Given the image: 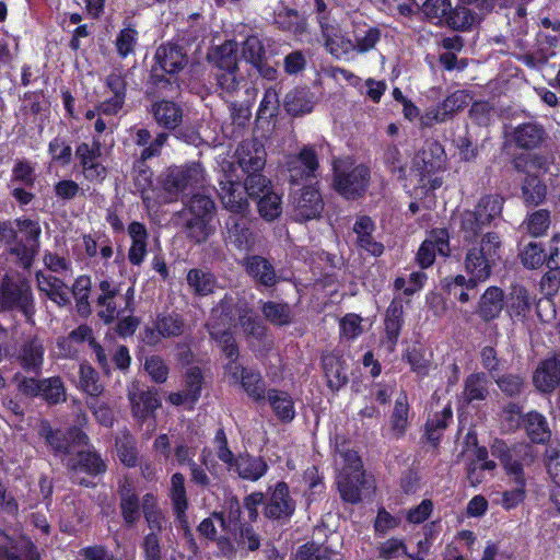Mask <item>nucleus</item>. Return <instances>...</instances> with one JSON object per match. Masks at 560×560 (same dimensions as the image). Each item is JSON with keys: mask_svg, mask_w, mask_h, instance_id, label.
<instances>
[{"mask_svg": "<svg viewBox=\"0 0 560 560\" xmlns=\"http://www.w3.org/2000/svg\"><path fill=\"white\" fill-rule=\"evenodd\" d=\"M402 360L410 365V370L419 377L429 375L431 358H427V350L420 345L408 347L402 353Z\"/></svg>", "mask_w": 560, "mask_h": 560, "instance_id": "nucleus-51", "label": "nucleus"}, {"mask_svg": "<svg viewBox=\"0 0 560 560\" xmlns=\"http://www.w3.org/2000/svg\"><path fill=\"white\" fill-rule=\"evenodd\" d=\"M296 209L299 215L305 221L318 218L324 209L320 191L313 186H305L298 200Z\"/></svg>", "mask_w": 560, "mask_h": 560, "instance_id": "nucleus-38", "label": "nucleus"}, {"mask_svg": "<svg viewBox=\"0 0 560 560\" xmlns=\"http://www.w3.org/2000/svg\"><path fill=\"white\" fill-rule=\"evenodd\" d=\"M504 198L501 195L488 194L479 198L474 209H465L458 215V232L464 243L470 244L464 256V271L480 284L491 278L501 260L502 241L499 233L482 232L501 219Z\"/></svg>", "mask_w": 560, "mask_h": 560, "instance_id": "nucleus-1", "label": "nucleus"}, {"mask_svg": "<svg viewBox=\"0 0 560 560\" xmlns=\"http://www.w3.org/2000/svg\"><path fill=\"white\" fill-rule=\"evenodd\" d=\"M376 230L375 222L366 214L359 215L353 224L357 234V245L375 257L384 253V245L375 241L373 233Z\"/></svg>", "mask_w": 560, "mask_h": 560, "instance_id": "nucleus-26", "label": "nucleus"}, {"mask_svg": "<svg viewBox=\"0 0 560 560\" xmlns=\"http://www.w3.org/2000/svg\"><path fill=\"white\" fill-rule=\"evenodd\" d=\"M48 405H57L66 399V388L60 376H52L40 380L39 396Z\"/></svg>", "mask_w": 560, "mask_h": 560, "instance_id": "nucleus-57", "label": "nucleus"}, {"mask_svg": "<svg viewBox=\"0 0 560 560\" xmlns=\"http://www.w3.org/2000/svg\"><path fill=\"white\" fill-rule=\"evenodd\" d=\"M372 179L371 167L349 159L334 163L331 188L347 201L365 197Z\"/></svg>", "mask_w": 560, "mask_h": 560, "instance_id": "nucleus-7", "label": "nucleus"}, {"mask_svg": "<svg viewBox=\"0 0 560 560\" xmlns=\"http://www.w3.org/2000/svg\"><path fill=\"white\" fill-rule=\"evenodd\" d=\"M224 371L229 374L231 383L240 384L254 402L258 405L266 402L267 383L259 371L232 363H226Z\"/></svg>", "mask_w": 560, "mask_h": 560, "instance_id": "nucleus-11", "label": "nucleus"}, {"mask_svg": "<svg viewBox=\"0 0 560 560\" xmlns=\"http://www.w3.org/2000/svg\"><path fill=\"white\" fill-rule=\"evenodd\" d=\"M475 20V14L470 9L462 4L453 8L450 3V11H447L441 26H447L457 32H466L472 27Z\"/></svg>", "mask_w": 560, "mask_h": 560, "instance_id": "nucleus-46", "label": "nucleus"}, {"mask_svg": "<svg viewBox=\"0 0 560 560\" xmlns=\"http://www.w3.org/2000/svg\"><path fill=\"white\" fill-rule=\"evenodd\" d=\"M129 399L132 416L141 421L154 416L155 410L161 407V399L155 388L129 394Z\"/></svg>", "mask_w": 560, "mask_h": 560, "instance_id": "nucleus-36", "label": "nucleus"}, {"mask_svg": "<svg viewBox=\"0 0 560 560\" xmlns=\"http://www.w3.org/2000/svg\"><path fill=\"white\" fill-rule=\"evenodd\" d=\"M322 368L327 378V386L331 392L340 390L348 383L345 360L334 353L323 354L320 358Z\"/></svg>", "mask_w": 560, "mask_h": 560, "instance_id": "nucleus-33", "label": "nucleus"}, {"mask_svg": "<svg viewBox=\"0 0 560 560\" xmlns=\"http://www.w3.org/2000/svg\"><path fill=\"white\" fill-rule=\"evenodd\" d=\"M532 306V299L523 285H513L508 300V311L511 317L525 318Z\"/></svg>", "mask_w": 560, "mask_h": 560, "instance_id": "nucleus-50", "label": "nucleus"}, {"mask_svg": "<svg viewBox=\"0 0 560 560\" xmlns=\"http://www.w3.org/2000/svg\"><path fill=\"white\" fill-rule=\"evenodd\" d=\"M154 322L156 331L165 339L179 337L185 330V320L176 312L159 313Z\"/></svg>", "mask_w": 560, "mask_h": 560, "instance_id": "nucleus-49", "label": "nucleus"}, {"mask_svg": "<svg viewBox=\"0 0 560 560\" xmlns=\"http://www.w3.org/2000/svg\"><path fill=\"white\" fill-rule=\"evenodd\" d=\"M533 383L541 393H552L560 387V360L549 358L541 361L534 372Z\"/></svg>", "mask_w": 560, "mask_h": 560, "instance_id": "nucleus-27", "label": "nucleus"}, {"mask_svg": "<svg viewBox=\"0 0 560 560\" xmlns=\"http://www.w3.org/2000/svg\"><path fill=\"white\" fill-rule=\"evenodd\" d=\"M12 223V231L15 237L7 234L8 253L16 258L18 264L30 269L40 249L42 226L38 219H31L22 215L15 218Z\"/></svg>", "mask_w": 560, "mask_h": 560, "instance_id": "nucleus-6", "label": "nucleus"}, {"mask_svg": "<svg viewBox=\"0 0 560 560\" xmlns=\"http://www.w3.org/2000/svg\"><path fill=\"white\" fill-rule=\"evenodd\" d=\"M79 374L81 389L89 395V398L103 393L104 386L100 382L98 372L89 362L80 364Z\"/></svg>", "mask_w": 560, "mask_h": 560, "instance_id": "nucleus-58", "label": "nucleus"}, {"mask_svg": "<svg viewBox=\"0 0 560 560\" xmlns=\"http://www.w3.org/2000/svg\"><path fill=\"white\" fill-rule=\"evenodd\" d=\"M303 480L307 485L304 493L306 504L310 506L313 502L323 498L326 491L324 477L319 474L317 466L307 467L303 472Z\"/></svg>", "mask_w": 560, "mask_h": 560, "instance_id": "nucleus-52", "label": "nucleus"}, {"mask_svg": "<svg viewBox=\"0 0 560 560\" xmlns=\"http://www.w3.org/2000/svg\"><path fill=\"white\" fill-rule=\"evenodd\" d=\"M269 469L266 459L262 456H255L247 451L238 453L230 472H234L242 480L258 481Z\"/></svg>", "mask_w": 560, "mask_h": 560, "instance_id": "nucleus-21", "label": "nucleus"}, {"mask_svg": "<svg viewBox=\"0 0 560 560\" xmlns=\"http://www.w3.org/2000/svg\"><path fill=\"white\" fill-rule=\"evenodd\" d=\"M504 307V291L497 285L485 290L477 303L476 314L485 323H490L500 317Z\"/></svg>", "mask_w": 560, "mask_h": 560, "instance_id": "nucleus-24", "label": "nucleus"}, {"mask_svg": "<svg viewBox=\"0 0 560 560\" xmlns=\"http://www.w3.org/2000/svg\"><path fill=\"white\" fill-rule=\"evenodd\" d=\"M255 201L259 215L266 221H273L282 213L281 196L272 189L258 197Z\"/></svg>", "mask_w": 560, "mask_h": 560, "instance_id": "nucleus-54", "label": "nucleus"}, {"mask_svg": "<svg viewBox=\"0 0 560 560\" xmlns=\"http://www.w3.org/2000/svg\"><path fill=\"white\" fill-rule=\"evenodd\" d=\"M39 435L45 439L47 445L51 447V451L56 456H66L71 454L66 432H62L59 429H52L47 421L42 423Z\"/></svg>", "mask_w": 560, "mask_h": 560, "instance_id": "nucleus-53", "label": "nucleus"}, {"mask_svg": "<svg viewBox=\"0 0 560 560\" xmlns=\"http://www.w3.org/2000/svg\"><path fill=\"white\" fill-rule=\"evenodd\" d=\"M235 159L246 175L243 185L248 198L256 200L272 189L271 180L261 173L266 164L262 148L252 141H242L236 149Z\"/></svg>", "mask_w": 560, "mask_h": 560, "instance_id": "nucleus-5", "label": "nucleus"}, {"mask_svg": "<svg viewBox=\"0 0 560 560\" xmlns=\"http://www.w3.org/2000/svg\"><path fill=\"white\" fill-rule=\"evenodd\" d=\"M243 266L246 273L255 281L257 285L272 288L279 281L273 265L269 259L260 255H252L245 257Z\"/></svg>", "mask_w": 560, "mask_h": 560, "instance_id": "nucleus-23", "label": "nucleus"}, {"mask_svg": "<svg viewBox=\"0 0 560 560\" xmlns=\"http://www.w3.org/2000/svg\"><path fill=\"white\" fill-rule=\"evenodd\" d=\"M71 470L84 472L90 477L104 475L107 464L96 450L79 451L69 464Z\"/></svg>", "mask_w": 560, "mask_h": 560, "instance_id": "nucleus-34", "label": "nucleus"}, {"mask_svg": "<svg viewBox=\"0 0 560 560\" xmlns=\"http://www.w3.org/2000/svg\"><path fill=\"white\" fill-rule=\"evenodd\" d=\"M183 232L195 244L206 243L217 231V206L205 194L196 192L184 203L178 212Z\"/></svg>", "mask_w": 560, "mask_h": 560, "instance_id": "nucleus-4", "label": "nucleus"}, {"mask_svg": "<svg viewBox=\"0 0 560 560\" xmlns=\"http://www.w3.org/2000/svg\"><path fill=\"white\" fill-rule=\"evenodd\" d=\"M453 422V409L448 402L440 412H435L431 418H428L424 428L422 440L429 443L433 448L440 446L444 431Z\"/></svg>", "mask_w": 560, "mask_h": 560, "instance_id": "nucleus-25", "label": "nucleus"}, {"mask_svg": "<svg viewBox=\"0 0 560 560\" xmlns=\"http://www.w3.org/2000/svg\"><path fill=\"white\" fill-rule=\"evenodd\" d=\"M102 155V142L98 136L92 138V143L81 142L75 148V158L80 166H86L98 162Z\"/></svg>", "mask_w": 560, "mask_h": 560, "instance_id": "nucleus-63", "label": "nucleus"}, {"mask_svg": "<svg viewBox=\"0 0 560 560\" xmlns=\"http://www.w3.org/2000/svg\"><path fill=\"white\" fill-rule=\"evenodd\" d=\"M201 178V168L197 163L168 166L160 177L161 188L171 199H177L188 188L195 187Z\"/></svg>", "mask_w": 560, "mask_h": 560, "instance_id": "nucleus-10", "label": "nucleus"}, {"mask_svg": "<svg viewBox=\"0 0 560 560\" xmlns=\"http://www.w3.org/2000/svg\"><path fill=\"white\" fill-rule=\"evenodd\" d=\"M520 260L526 269H538L547 265L548 255L541 243L530 242L520 252Z\"/></svg>", "mask_w": 560, "mask_h": 560, "instance_id": "nucleus-59", "label": "nucleus"}, {"mask_svg": "<svg viewBox=\"0 0 560 560\" xmlns=\"http://www.w3.org/2000/svg\"><path fill=\"white\" fill-rule=\"evenodd\" d=\"M272 24L281 32L295 36L303 35L307 31V20L296 9L281 7L273 13Z\"/></svg>", "mask_w": 560, "mask_h": 560, "instance_id": "nucleus-32", "label": "nucleus"}, {"mask_svg": "<svg viewBox=\"0 0 560 560\" xmlns=\"http://www.w3.org/2000/svg\"><path fill=\"white\" fill-rule=\"evenodd\" d=\"M415 413L411 411L408 394L401 390L395 399L389 415L388 425L392 438L401 440L411 427Z\"/></svg>", "mask_w": 560, "mask_h": 560, "instance_id": "nucleus-19", "label": "nucleus"}, {"mask_svg": "<svg viewBox=\"0 0 560 560\" xmlns=\"http://www.w3.org/2000/svg\"><path fill=\"white\" fill-rule=\"evenodd\" d=\"M228 237L238 250L249 249L254 244V235L249 222L243 214H231L225 221Z\"/></svg>", "mask_w": 560, "mask_h": 560, "instance_id": "nucleus-31", "label": "nucleus"}, {"mask_svg": "<svg viewBox=\"0 0 560 560\" xmlns=\"http://www.w3.org/2000/svg\"><path fill=\"white\" fill-rule=\"evenodd\" d=\"M284 108L288 114L296 117L311 113L313 110V102L306 91L295 89L287 93Z\"/></svg>", "mask_w": 560, "mask_h": 560, "instance_id": "nucleus-55", "label": "nucleus"}, {"mask_svg": "<svg viewBox=\"0 0 560 560\" xmlns=\"http://www.w3.org/2000/svg\"><path fill=\"white\" fill-rule=\"evenodd\" d=\"M365 482V472L360 456L357 452L347 453L346 465L337 480L341 500L350 504L360 503L362 500L361 490Z\"/></svg>", "mask_w": 560, "mask_h": 560, "instance_id": "nucleus-8", "label": "nucleus"}, {"mask_svg": "<svg viewBox=\"0 0 560 560\" xmlns=\"http://www.w3.org/2000/svg\"><path fill=\"white\" fill-rule=\"evenodd\" d=\"M47 151L52 163L67 166L72 161V148L68 140L59 135L49 141Z\"/></svg>", "mask_w": 560, "mask_h": 560, "instance_id": "nucleus-62", "label": "nucleus"}, {"mask_svg": "<svg viewBox=\"0 0 560 560\" xmlns=\"http://www.w3.org/2000/svg\"><path fill=\"white\" fill-rule=\"evenodd\" d=\"M208 330L210 338L219 345L221 351L229 359L228 363L240 365V363H237L240 349L231 329H222L218 324H210L208 325Z\"/></svg>", "mask_w": 560, "mask_h": 560, "instance_id": "nucleus-40", "label": "nucleus"}, {"mask_svg": "<svg viewBox=\"0 0 560 560\" xmlns=\"http://www.w3.org/2000/svg\"><path fill=\"white\" fill-rule=\"evenodd\" d=\"M96 290L98 292L95 298V304L102 308L97 316L104 324L109 325L119 314L115 299L120 294L121 283L110 278H104L98 281Z\"/></svg>", "mask_w": 560, "mask_h": 560, "instance_id": "nucleus-15", "label": "nucleus"}, {"mask_svg": "<svg viewBox=\"0 0 560 560\" xmlns=\"http://www.w3.org/2000/svg\"><path fill=\"white\" fill-rule=\"evenodd\" d=\"M119 510L125 525L133 526L141 516V503L133 481L124 478L118 482Z\"/></svg>", "mask_w": 560, "mask_h": 560, "instance_id": "nucleus-18", "label": "nucleus"}, {"mask_svg": "<svg viewBox=\"0 0 560 560\" xmlns=\"http://www.w3.org/2000/svg\"><path fill=\"white\" fill-rule=\"evenodd\" d=\"M131 245L128 249V260L132 266H140L148 254L149 232L144 223L132 221L127 228Z\"/></svg>", "mask_w": 560, "mask_h": 560, "instance_id": "nucleus-29", "label": "nucleus"}, {"mask_svg": "<svg viewBox=\"0 0 560 560\" xmlns=\"http://www.w3.org/2000/svg\"><path fill=\"white\" fill-rule=\"evenodd\" d=\"M219 186L220 200L228 211L233 214H244L248 211V196L243 183L234 180L231 174L223 173Z\"/></svg>", "mask_w": 560, "mask_h": 560, "instance_id": "nucleus-13", "label": "nucleus"}, {"mask_svg": "<svg viewBox=\"0 0 560 560\" xmlns=\"http://www.w3.org/2000/svg\"><path fill=\"white\" fill-rule=\"evenodd\" d=\"M44 353L43 345L33 338L22 345L16 360L24 372L38 376L43 371Z\"/></svg>", "mask_w": 560, "mask_h": 560, "instance_id": "nucleus-28", "label": "nucleus"}, {"mask_svg": "<svg viewBox=\"0 0 560 560\" xmlns=\"http://www.w3.org/2000/svg\"><path fill=\"white\" fill-rule=\"evenodd\" d=\"M188 62V54L178 42L167 40L159 45L151 61L145 97L154 98L162 93H179L184 84L180 73L187 68Z\"/></svg>", "mask_w": 560, "mask_h": 560, "instance_id": "nucleus-2", "label": "nucleus"}, {"mask_svg": "<svg viewBox=\"0 0 560 560\" xmlns=\"http://www.w3.org/2000/svg\"><path fill=\"white\" fill-rule=\"evenodd\" d=\"M522 198L527 206L541 205L547 196V186L536 174H527L521 185Z\"/></svg>", "mask_w": 560, "mask_h": 560, "instance_id": "nucleus-44", "label": "nucleus"}, {"mask_svg": "<svg viewBox=\"0 0 560 560\" xmlns=\"http://www.w3.org/2000/svg\"><path fill=\"white\" fill-rule=\"evenodd\" d=\"M187 283L197 296H208L217 287L215 276L208 269L191 268L186 276Z\"/></svg>", "mask_w": 560, "mask_h": 560, "instance_id": "nucleus-43", "label": "nucleus"}, {"mask_svg": "<svg viewBox=\"0 0 560 560\" xmlns=\"http://www.w3.org/2000/svg\"><path fill=\"white\" fill-rule=\"evenodd\" d=\"M115 447L120 463L128 467L135 468L139 466L140 458L137 441L129 430L120 431L115 439Z\"/></svg>", "mask_w": 560, "mask_h": 560, "instance_id": "nucleus-39", "label": "nucleus"}, {"mask_svg": "<svg viewBox=\"0 0 560 560\" xmlns=\"http://www.w3.org/2000/svg\"><path fill=\"white\" fill-rule=\"evenodd\" d=\"M268 500L264 506V515L270 521L288 522L295 513L296 504L290 494L285 481H278L268 488Z\"/></svg>", "mask_w": 560, "mask_h": 560, "instance_id": "nucleus-12", "label": "nucleus"}, {"mask_svg": "<svg viewBox=\"0 0 560 560\" xmlns=\"http://www.w3.org/2000/svg\"><path fill=\"white\" fill-rule=\"evenodd\" d=\"M404 314V301L400 296H395L384 315V342L389 351H393L398 343L405 324Z\"/></svg>", "mask_w": 560, "mask_h": 560, "instance_id": "nucleus-20", "label": "nucleus"}, {"mask_svg": "<svg viewBox=\"0 0 560 560\" xmlns=\"http://www.w3.org/2000/svg\"><path fill=\"white\" fill-rule=\"evenodd\" d=\"M261 312L276 326H288L292 323V311L288 303L267 301L262 304Z\"/></svg>", "mask_w": 560, "mask_h": 560, "instance_id": "nucleus-56", "label": "nucleus"}, {"mask_svg": "<svg viewBox=\"0 0 560 560\" xmlns=\"http://www.w3.org/2000/svg\"><path fill=\"white\" fill-rule=\"evenodd\" d=\"M319 27L324 46L330 55L340 59L353 52L352 39L342 32L338 24H332L328 19L322 18Z\"/></svg>", "mask_w": 560, "mask_h": 560, "instance_id": "nucleus-16", "label": "nucleus"}, {"mask_svg": "<svg viewBox=\"0 0 560 560\" xmlns=\"http://www.w3.org/2000/svg\"><path fill=\"white\" fill-rule=\"evenodd\" d=\"M545 138V128L540 124L532 121L517 125L510 133L514 147L524 151L538 149Z\"/></svg>", "mask_w": 560, "mask_h": 560, "instance_id": "nucleus-22", "label": "nucleus"}, {"mask_svg": "<svg viewBox=\"0 0 560 560\" xmlns=\"http://www.w3.org/2000/svg\"><path fill=\"white\" fill-rule=\"evenodd\" d=\"M92 281L88 275H81L75 280L71 288V292L75 300V308L80 316L89 317L92 313L90 294Z\"/></svg>", "mask_w": 560, "mask_h": 560, "instance_id": "nucleus-48", "label": "nucleus"}, {"mask_svg": "<svg viewBox=\"0 0 560 560\" xmlns=\"http://www.w3.org/2000/svg\"><path fill=\"white\" fill-rule=\"evenodd\" d=\"M209 59L217 71L238 70L237 44L234 40H225L212 50Z\"/></svg>", "mask_w": 560, "mask_h": 560, "instance_id": "nucleus-42", "label": "nucleus"}, {"mask_svg": "<svg viewBox=\"0 0 560 560\" xmlns=\"http://www.w3.org/2000/svg\"><path fill=\"white\" fill-rule=\"evenodd\" d=\"M319 167L318 156L312 147H303L289 163L290 180L300 185L316 177Z\"/></svg>", "mask_w": 560, "mask_h": 560, "instance_id": "nucleus-17", "label": "nucleus"}, {"mask_svg": "<svg viewBox=\"0 0 560 560\" xmlns=\"http://www.w3.org/2000/svg\"><path fill=\"white\" fill-rule=\"evenodd\" d=\"M488 395V378L483 372L471 373L465 378L462 398L466 405L485 400Z\"/></svg>", "mask_w": 560, "mask_h": 560, "instance_id": "nucleus-41", "label": "nucleus"}, {"mask_svg": "<svg viewBox=\"0 0 560 560\" xmlns=\"http://www.w3.org/2000/svg\"><path fill=\"white\" fill-rule=\"evenodd\" d=\"M523 428L527 438L534 444H547L551 439V430L547 418L537 410L524 415Z\"/></svg>", "mask_w": 560, "mask_h": 560, "instance_id": "nucleus-37", "label": "nucleus"}, {"mask_svg": "<svg viewBox=\"0 0 560 560\" xmlns=\"http://www.w3.org/2000/svg\"><path fill=\"white\" fill-rule=\"evenodd\" d=\"M511 165L515 172L525 174L526 176L527 174H530V168L546 170L548 163L546 156L542 154L522 152L513 155L511 159Z\"/></svg>", "mask_w": 560, "mask_h": 560, "instance_id": "nucleus-60", "label": "nucleus"}, {"mask_svg": "<svg viewBox=\"0 0 560 560\" xmlns=\"http://www.w3.org/2000/svg\"><path fill=\"white\" fill-rule=\"evenodd\" d=\"M168 498L172 503L173 513L184 515V511L189 508V500L186 491V479L182 472H174L171 476Z\"/></svg>", "mask_w": 560, "mask_h": 560, "instance_id": "nucleus-47", "label": "nucleus"}, {"mask_svg": "<svg viewBox=\"0 0 560 560\" xmlns=\"http://www.w3.org/2000/svg\"><path fill=\"white\" fill-rule=\"evenodd\" d=\"M266 401H268L275 417L282 423H290L295 418V406L292 396L278 388H269Z\"/></svg>", "mask_w": 560, "mask_h": 560, "instance_id": "nucleus-35", "label": "nucleus"}, {"mask_svg": "<svg viewBox=\"0 0 560 560\" xmlns=\"http://www.w3.org/2000/svg\"><path fill=\"white\" fill-rule=\"evenodd\" d=\"M238 320L246 337H252L258 341L266 337V326L257 315L253 314V310L246 307L243 313L238 314Z\"/></svg>", "mask_w": 560, "mask_h": 560, "instance_id": "nucleus-61", "label": "nucleus"}, {"mask_svg": "<svg viewBox=\"0 0 560 560\" xmlns=\"http://www.w3.org/2000/svg\"><path fill=\"white\" fill-rule=\"evenodd\" d=\"M490 452L493 457L499 459L505 474L516 486L502 493V508L505 511L513 510L526 498L524 465L533 460L532 447L524 443H515L510 446L504 440L494 439L490 445Z\"/></svg>", "mask_w": 560, "mask_h": 560, "instance_id": "nucleus-3", "label": "nucleus"}, {"mask_svg": "<svg viewBox=\"0 0 560 560\" xmlns=\"http://www.w3.org/2000/svg\"><path fill=\"white\" fill-rule=\"evenodd\" d=\"M150 100L152 103L148 112L156 125L165 130L175 131L184 119L182 105L173 100L160 98V95Z\"/></svg>", "mask_w": 560, "mask_h": 560, "instance_id": "nucleus-14", "label": "nucleus"}, {"mask_svg": "<svg viewBox=\"0 0 560 560\" xmlns=\"http://www.w3.org/2000/svg\"><path fill=\"white\" fill-rule=\"evenodd\" d=\"M1 306L5 311L19 310L26 322H33L35 315L34 296L26 281H12L4 278L0 287Z\"/></svg>", "mask_w": 560, "mask_h": 560, "instance_id": "nucleus-9", "label": "nucleus"}, {"mask_svg": "<svg viewBox=\"0 0 560 560\" xmlns=\"http://www.w3.org/2000/svg\"><path fill=\"white\" fill-rule=\"evenodd\" d=\"M330 558L331 549L315 541L301 545L295 553V560H330Z\"/></svg>", "mask_w": 560, "mask_h": 560, "instance_id": "nucleus-64", "label": "nucleus"}, {"mask_svg": "<svg viewBox=\"0 0 560 560\" xmlns=\"http://www.w3.org/2000/svg\"><path fill=\"white\" fill-rule=\"evenodd\" d=\"M139 43V31L131 22L124 23V27L118 32L114 40L116 54L120 59H126L135 55Z\"/></svg>", "mask_w": 560, "mask_h": 560, "instance_id": "nucleus-45", "label": "nucleus"}, {"mask_svg": "<svg viewBox=\"0 0 560 560\" xmlns=\"http://www.w3.org/2000/svg\"><path fill=\"white\" fill-rule=\"evenodd\" d=\"M351 34L353 51L360 55L373 50L382 37V31L380 27L370 25L364 21H354Z\"/></svg>", "mask_w": 560, "mask_h": 560, "instance_id": "nucleus-30", "label": "nucleus"}]
</instances>
